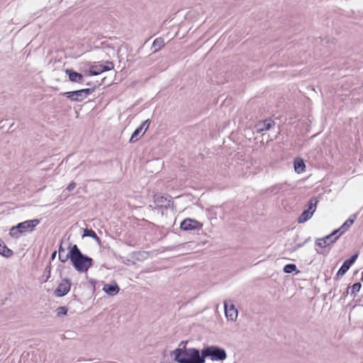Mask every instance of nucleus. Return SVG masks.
I'll list each match as a JSON object with an SVG mask.
<instances>
[{"mask_svg":"<svg viewBox=\"0 0 363 363\" xmlns=\"http://www.w3.org/2000/svg\"><path fill=\"white\" fill-rule=\"evenodd\" d=\"M68 250V253L65 258H62V255H59L60 262L65 263L69 259L74 268L80 273L86 272L93 266V259L84 255L77 245L70 243Z\"/></svg>","mask_w":363,"mask_h":363,"instance_id":"obj_1","label":"nucleus"},{"mask_svg":"<svg viewBox=\"0 0 363 363\" xmlns=\"http://www.w3.org/2000/svg\"><path fill=\"white\" fill-rule=\"evenodd\" d=\"M182 352H177L174 360L177 363H205L203 350L190 347L184 355L181 356Z\"/></svg>","mask_w":363,"mask_h":363,"instance_id":"obj_2","label":"nucleus"},{"mask_svg":"<svg viewBox=\"0 0 363 363\" xmlns=\"http://www.w3.org/2000/svg\"><path fill=\"white\" fill-rule=\"evenodd\" d=\"M40 223L39 219L28 220L18 223L11 228L9 235L13 238H18L23 233L33 232L36 225Z\"/></svg>","mask_w":363,"mask_h":363,"instance_id":"obj_3","label":"nucleus"},{"mask_svg":"<svg viewBox=\"0 0 363 363\" xmlns=\"http://www.w3.org/2000/svg\"><path fill=\"white\" fill-rule=\"evenodd\" d=\"M204 360L206 358L213 362L223 361L227 358L226 351L216 345H208L203 348Z\"/></svg>","mask_w":363,"mask_h":363,"instance_id":"obj_4","label":"nucleus"},{"mask_svg":"<svg viewBox=\"0 0 363 363\" xmlns=\"http://www.w3.org/2000/svg\"><path fill=\"white\" fill-rule=\"evenodd\" d=\"M97 88L96 86H94L93 88L82 89L77 91H67L61 93L62 95L67 97L72 101L81 102L85 99L89 95L91 94Z\"/></svg>","mask_w":363,"mask_h":363,"instance_id":"obj_5","label":"nucleus"},{"mask_svg":"<svg viewBox=\"0 0 363 363\" xmlns=\"http://www.w3.org/2000/svg\"><path fill=\"white\" fill-rule=\"evenodd\" d=\"M318 202V199L315 196L310 199L307 204V209L304 210L298 218L297 221L298 223H303L313 216L316 210Z\"/></svg>","mask_w":363,"mask_h":363,"instance_id":"obj_6","label":"nucleus"},{"mask_svg":"<svg viewBox=\"0 0 363 363\" xmlns=\"http://www.w3.org/2000/svg\"><path fill=\"white\" fill-rule=\"evenodd\" d=\"M340 228L335 230L330 235L323 238H318L315 240V243L320 247H325L335 242L340 236Z\"/></svg>","mask_w":363,"mask_h":363,"instance_id":"obj_7","label":"nucleus"},{"mask_svg":"<svg viewBox=\"0 0 363 363\" xmlns=\"http://www.w3.org/2000/svg\"><path fill=\"white\" fill-rule=\"evenodd\" d=\"M202 228L203 223L190 218L184 219L180 224V228L184 231H199L202 230Z\"/></svg>","mask_w":363,"mask_h":363,"instance_id":"obj_8","label":"nucleus"},{"mask_svg":"<svg viewBox=\"0 0 363 363\" xmlns=\"http://www.w3.org/2000/svg\"><path fill=\"white\" fill-rule=\"evenodd\" d=\"M106 63V65L101 64L91 65L89 69V75H99L104 72L113 69L114 66L112 62L107 61Z\"/></svg>","mask_w":363,"mask_h":363,"instance_id":"obj_9","label":"nucleus"},{"mask_svg":"<svg viewBox=\"0 0 363 363\" xmlns=\"http://www.w3.org/2000/svg\"><path fill=\"white\" fill-rule=\"evenodd\" d=\"M70 287L71 281L68 278H65L55 289L54 294L56 296L58 297L64 296L69 292Z\"/></svg>","mask_w":363,"mask_h":363,"instance_id":"obj_10","label":"nucleus"},{"mask_svg":"<svg viewBox=\"0 0 363 363\" xmlns=\"http://www.w3.org/2000/svg\"><path fill=\"white\" fill-rule=\"evenodd\" d=\"M153 199L155 205L160 208L167 209L173 206V201L162 194H155Z\"/></svg>","mask_w":363,"mask_h":363,"instance_id":"obj_11","label":"nucleus"},{"mask_svg":"<svg viewBox=\"0 0 363 363\" xmlns=\"http://www.w3.org/2000/svg\"><path fill=\"white\" fill-rule=\"evenodd\" d=\"M224 308L226 318L231 321H235L238 318V311L235 306L229 303L227 301L224 302Z\"/></svg>","mask_w":363,"mask_h":363,"instance_id":"obj_12","label":"nucleus"},{"mask_svg":"<svg viewBox=\"0 0 363 363\" xmlns=\"http://www.w3.org/2000/svg\"><path fill=\"white\" fill-rule=\"evenodd\" d=\"M275 125V122L272 121L271 118L265 119L264 121H259L256 127L257 129V132H263L265 130H269L270 128Z\"/></svg>","mask_w":363,"mask_h":363,"instance_id":"obj_13","label":"nucleus"},{"mask_svg":"<svg viewBox=\"0 0 363 363\" xmlns=\"http://www.w3.org/2000/svg\"><path fill=\"white\" fill-rule=\"evenodd\" d=\"M65 73L68 75L69 79L72 82L82 83L83 82V75L72 69H67Z\"/></svg>","mask_w":363,"mask_h":363,"instance_id":"obj_14","label":"nucleus"},{"mask_svg":"<svg viewBox=\"0 0 363 363\" xmlns=\"http://www.w3.org/2000/svg\"><path fill=\"white\" fill-rule=\"evenodd\" d=\"M359 256V252L354 253L350 258L346 259L342 264V275L345 274L350 267L354 263Z\"/></svg>","mask_w":363,"mask_h":363,"instance_id":"obj_15","label":"nucleus"},{"mask_svg":"<svg viewBox=\"0 0 363 363\" xmlns=\"http://www.w3.org/2000/svg\"><path fill=\"white\" fill-rule=\"evenodd\" d=\"M294 167L296 173L301 174L305 172L306 164L303 160L301 157H296L294 160Z\"/></svg>","mask_w":363,"mask_h":363,"instance_id":"obj_16","label":"nucleus"},{"mask_svg":"<svg viewBox=\"0 0 363 363\" xmlns=\"http://www.w3.org/2000/svg\"><path fill=\"white\" fill-rule=\"evenodd\" d=\"M119 286L116 283L106 284L104 286L103 290L110 296H114L119 291Z\"/></svg>","mask_w":363,"mask_h":363,"instance_id":"obj_17","label":"nucleus"},{"mask_svg":"<svg viewBox=\"0 0 363 363\" xmlns=\"http://www.w3.org/2000/svg\"><path fill=\"white\" fill-rule=\"evenodd\" d=\"M187 341H182L179 344V347L171 352V357H173L174 361L176 359L177 352H182L181 356L184 355L189 348L186 347Z\"/></svg>","mask_w":363,"mask_h":363,"instance_id":"obj_18","label":"nucleus"},{"mask_svg":"<svg viewBox=\"0 0 363 363\" xmlns=\"http://www.w3.org/2000/svg\"><path fill=\"white\" fill-rule=\"evenodd\" d=\"M164 41L162 38H156L152 45V48L153 49V53L158 52L164 46Z\"/></svg>","mask_w":363,"mask_h":363,"instance_id":"obj_19","label":"nucleus"},{"mask_svg":"<svg viewBox=\"0 0 363 363\" xmlns=\"http://www.w3.org/2000/svg\"><path fill=\"white\" fill-rule=\"evenodd\" d=\"M357 218L356 215H352L342 225V235L346 232L350 227L354 223Z\"/></svg>","mask_w":363,"mask_h":363,"instance_id":"obj_20","label":"nucleus"},{"mask_svg":"<svg viewBox=\"0 0 363 363\" xmlns=\"http://www.w3.org/2000/svg\"><path fill=\"white\" fill-rule=\"evenodd\" d=\"M13 251L9 249L1 240V245L0 246V255L5 257H10L13 255Z\"/></svg>","mask_w":363,"mask_h":363,"instance_id":"obj_21","label":"nucleus"},{"mask_svg":"<svg viewBox=\"0 0 363 363\" xmlns=\"http://www.w3.org/2000/svg\"><path fill=\"white\" fill-rule=\"evenodd\" d=\"M83 237H90L94 239L97 242L100 243L101 240L96 233L92 229H84Z\"/></svg>","mask_w":363,"mask_h":363,"instance_id":"obj_22","label":"nucleus"},{"mask_svg":"<svg viewBox=\"0 0 363 363\" xmlns=\"http://www.w3.org/2000/svg\"><path fill=\"white\" fill-rule=\"evenodd\" d=\"M143 130L142 129L141 127L139 126L138 128H137L135 130V131L133 132V133L132 134L129 142L130 143H133L136 142L138 140L139 135L140 133L142 134V135H143Z\"/></svg>","mask_w":363,"mask_h":363,"instance_id":"obj_23","label":"nucleus"},{"mask_svg":"<svg viewBox=\"0 0 363 363\" xmlns=\"http://www.w3.org/2000/svg\"><path fill=\"white\" fill-rule=\"evenodd\" d=\"M50 272H51V263L50 262L49 264L44 269L43 274L42 275V281L43 282H46L48 281V279L50 277Z\"/></svg>","mask_w":363,"mask_h":363,"instance_id":"obj_24","label":"nucleus"},{"mask_svg":"<svg viewBox=\"0 0 363 363\" xmlns=\"http://www.w3.org/2000/svg\"><path fill=\"white\" fill-rule=\"evenodd\" d=\"M282 184H275L270 188L267 189V192L272 194H277L278 192L283 188Z\"/></svg>","mask_w":363,"mask_h":363,"instance_id":"obj_25","label":"nucleus"},{"mask_svg":"<svg viewBox=\"0 0 363 363\" xmlns=\"http://www.w3.org/2000/svg\"><path fill=\"white\" fill-rule=\"evenodd\" d=\"M297 268L294 264H287L284 267V272L286 274L292 273L296 271Z\"/></svg>","mask_w":363,"mask_h":363,"instance_id":"obj_26","label":"nucleus"},{"mask_svg":"<svg viewBox=\"0 0 363 363\" xmlns=\"http://www.w3.org/2000/svg\"><path fill=\"white\" fill-rule=\"evenodd\" d=\"M361 284L359 282H357V283H355L354 284H353L351 287V295H353L354 296H355L356 294L359 291V289H361Z\"/></svg>","mask_w":363,"mask_h":363,"instance_id":"obj_27","label":"nucleus"},{"mask_svg":"<svg viewBox=\"0 0 363 363\" xmlns=\"http://www.w3.org/2000/svg\"><path fill=\"white\" fill-rule=\"evenodd\" d=\"M67 308L65 306H60L56 309L57 315L60 317L62 315H65L67 313Z\"/></svg>","mask_w":363,"mask_h":363,"instance_id":"obj_28","label":"nucleus"},{"mask_svg":"<svg viewBox=\"0 0 363 363\" xmlns=\"http://www.w3.org/2000/svg\"><path fill=\"white\" fill-rule=\"evenodd\" d=\"M150 123H151V121L150 119H147L140 124V127H141L142 129L143 130V134H144L145 133V131L148 128Z\"/></svg>","mask_w":363,"mask_h":363,"instance_id":"obj_29","label":"nucleus"},{"mask_svg":"<svg viewBox=\"0 0 363 363\" xmlns=\"http://www.w3.org/2000/svg\"><path fill=\"white\" fill-rule=\"evenodd\" d=\"M76 187V183L74 182H72L67 187V190L69 191H72Z\"/></svg>","mask_w":363,"mask_h":363,"instance_id":"obj_30","label":"nucleus"},{"mask_svg":"<svg viewBox=\"0 0 363 363\" xmlns=\"http://www.w3.org/2000/svg\"><path fill=\"white\" fill-rule=\"evenodd\" d=\"M308 240H305L303 242H301V243H298L297 245H296L294 247H293V250L292 251H295L297 249L303 247L304 245V244L307 242Z\"/></svg>","mask_w":363,"mask_h":363,"instance_id":"obj_31","label":"nucleus"},{"mask_svg":"<svg viewBox=\"0 0 363 363\" xmlns=\"http://www.w3.org/2000/svg\"><path fill=\"white\" fill-rule=\"evenodd\" d=\"M62 252H65V249L62 247V243L60 244V247H59V255H62Z\"/></svg>","mask_w":363,"mask_h":363,"instance_id":"obj_32","label":"nucleus"},{"mask_svg":"<svg viewBox=\"0 0 363 363\" xmlns=\"http://www.w3.org/2000/svg\"><path fill=\"white\" fill-rule=\"evenodd\" d=\"M57 252L54 251L51 255V259L53 260L56 257Z\"/></svg>","mask_w":363,"mask_h":363,"instance_id":"obj_33","label":"nucleus"},{"mask_svg":"<svg viewBox=\"0 0 363 363\" xmlns=\"http://www.w3.org/2000/svg\"><path fill=\"white\" fill-rule=\"evenodd\" d=\"M341 274V272H340V268L337 270V273H336V276L337 277H339Z\"/></svg>","mask_w":363,"mask_h":363,"instance_id":"obj_34","label":"nucleus"},{"mask_svg":"<svg viewBox=\"0 0 363 363\" xmlns=\"http://www.w3.org/2000/svg\"><path fill=\"white\" fill-rule=\"evenodd\" d=\"M91 82H88V83L86 84V85H88V86H91Z\"/></svg>","mask_w":363,"mask_h":363,"instance_id":"obj_35","label":"nucleus"},{"mask_svg":"<svg viewBox=\"0 0 363 363\" xmlns=\"http://www.w3.org/2000/svg\"><path fill=\"white\" fill-rule=\"evenodd\" d=\"M361 280L363 281V272H362Z\"/></svg>","mask_w":363,"mask_h":363,"instance_id":"obj_36","label":"nucleus"},{"mask_svg":"<svg viewBox=\"0 0 363 363\" xmlns=\"http://www.w3.org/2000/svg\"><path fill=\"white\" fill-rule=\"evenodd\" d=\"M350 288H348L347 289V293L349 294V290H350Z\"/></svg>","mask_w":363,"mask_h":363,"instance_id":"obj_37","label":"nucleus"}]
</instances>
